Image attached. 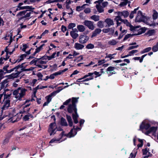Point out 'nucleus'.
Here are the masks:
<instances>
[{"instance_id": "nucleus-1", "label": "nucleus", "mask_w": 158, "mask_h": 158, "mask_svg": "<svg viewBox=\"0 0 158 158\" xmlns=\"http://www.w3.org/2000/svg\"><path fill=\"white\" fill-rule=\"evenodd\" d=\"M78 98L73 97L72 98H69L63 102L64 105L68 106L67 111L70 113L72 114V117L74 123L77 124L78 123L77 118L79 115L77 113V109L76 104L78 102Z\"/></svg>"}, {"instance_id": "nucleus-2", "label": "nucleus", "mask_w": 158, "mask_h": 158, "mask_svg": "<svg viewBox=\"0 0 158 158\" xmlns=\"http://www.w3.org/2000/svg\"><path fill=\"white\" fill-rule=\"evenodd\" d=\"M27 91V90L24 88L19 87L13 91V94L17 101H21L25 95Z\"/></svg>"}, {"instance_id": "nucleus-3", "label": "nucleus", "mask_w": 158, "mask_h": 158, "mask_svg": "<svg viewBox=\"0 0 158 158\" xmlns=\"http://www.w3.org/2000/svg\"><path fill=\"white\" fill-rule=\"evenodd\" d=\"M25 63H23L19 65L14 68H13L10 69L9 70L7 71L8 73H10L11 72L15 71L16 72L15 73H13L8 76V79H13L18 77L19 75L21 73V71L20 70V68H22L23 67V65Z\"/></svg>"}, {"instance_id": "nucleus-4", "label": "nucleus", "mask_w": 158, "mask_h": 158, "mask_svg": "<svg viewBox=\"0 0 158 158\" xmlns=\"http://www.w3.org/2000/svg\"><path fill=\"white\" fill-rule=\"evenodd\" d=\"M11 94H4V103L2 104L1 108V112L2 114L4 112V111L7 109L10 106V102Z\"/></svg>"}, {"instance_id": "nucleus-5", "label": "nucleus", "mask_w": 158, "mask_h": 158, "mask_svg": "<svg viewBox=\"0 0 158 158\" xmlns=\"http://www.w3.org/2000/svg\"><path fill=\"white\" fill-rule=\"evenodd\" d=\"M30 101V100H27L25 101V102L24 103L23 107V110L20 112V113L24 114L25 113H28L30 110V108L29 107V106L31 104L29 103Z\"/></svg>"}, {"instance_id": "nucleus-6", "label": "nucleus", "mask_w": 158, "mask_h": 158, "mask_svg": "<svg viewBox=\"0 0 158 158\" xmlns=\"http://www.w3.org/2000/svg\"><path fill=\"white\" fill-rule=\"evenodd\" d=\"M145 19L146 17L142 15V12L140 11H138L135 20V21L138 22H144Z\"/></svg>"}, {"instance_id": "nucleus-7", "label": "nucleus", "mask_w": 158, "mask_h": 158, "mask_svg": "<svg viewBox=\"0 0 158 158\" xmlns=\"http://www.w3.org/2000/svg\"><path fill=\"white\" fill-rule=\"evenodd\" d=\"M57 128L56 124L55 123H52L50 125V127L48 129V132L50 133V135H54L56 133V130Z\"/></svg>"}, {"instance_id": "nucleus-8", "label": "nucleus", "mask_w": 158, "mask_h": 158, "mask_svg": "<svg viewBox=\"0 0 158 158\" xmlns=\"http://www.w3.org/2000/svg\"><path fill=\"white\" fill-rule=\"evenodd\" d=\"M75 127H73V128L67 134L66 136L69 137L70 138L74 137L77 133V130H80L81 128L79 127H77L75 128Z\"/></svg>"}, {"instance_id": "nucleus-9", "label": "nucleus", "mask_w": 158, "mask_h": 158, "mask_svg": "<svg viewBox=\"0 0 158 158\" xmlns=\"http://www.w3.org/2000/svg\"><path fill=\"white\" fill-rule=\"evenodd\" d=\"M83 24L89 29L92 30H93L95 28L94 25V22L90 21L85 20Z\"/></svg>"}, {"instance_id": "nucleus-10", "label": "nucleus", "mask_w": 158, "mask_h": 158, "mask_svg": "<svg viewBox=\"0 0 158 158\" xmlns=\"http://www.w3.org/2000/svg\"><path fill=\"white\" fill-rule=\"evenodd\" d=\"M89 37L85 35H81L80 36L79 42L81 44L86 43L89 40Z\"/></svg>"}, {"instance_id": "nucleus-11", "label": "nucleus", "mask_w": 158, "mask_h": 158, "mask_svg": "<svg viewBox=\"0 0 158 158\" xmlns=\"http://www.w3.org/2000/svg\"><path fill=\"white\" fill-rule=\"evenodd\" d=\"M27 11H28V10H24L22 11H21L18 13V15H19L20 16H21L22 15H24V16L19 18V20H21L25 18L28 17L30 16L31 14V12H27V13H26Z\"/></svg>"}, {"instance_id": "nucleus-12", "label": "nucleus", "mask_w": 158, "mask_h": 158, "mask_svg": "<svg viewBox=\"0 0 158 158\" xmlns=\"http://www.w3.org/2000/svg\"><path fill=\"white\" fill-rule=\"evenodd\" d=\"M9 67V65H7L3 67V69H0V77H1L6 73H7V71L9 70H8V68Z\"/></svg>"}, {"instance_id": "nucleus-13", "label": "nucleus", "mask_w": 158, "mask_h": 158, "mask_svg": "<svg viewBox=\"0 0 158 158\" xmlns=\"http://www.w3.org/2000/svg\"><path fill=\"white\" fill-rule=\"evenodd\" d=\"M145 31L144 30H143V29H140L138 33L137 34H132V35L129 34H128L127 35H126L124 38V40H127L128 38H129L130 36H131L132 35H140V34H141L142 33H144Z\"/></svg>"}, {"instance_id": "nucleus-14", "label": "nucleus", "mask_w": 158, "mask_h": 158, "mask_svg": "<svg viewBox=\"0 0 158 158\" xmlns=\"http://www.w3.org/2000/svg\"><path fill=\"white\" fill-rule=\"evenodd\" d=\"M118 15L119 16H123L124 18H126L129 15V12L127 10H123L122 11H118L117 12Z\"/></svg>"}, {"instance_id": "nucleus-15", "label": "nucleus", "mask_w": 158, "mask_h": 158, "mask_svg": "<svg viewBox=\"0 0 158 158\" xmlns=\"http://www.w3.org/2000/svg\"><path fill=\"white\" fill-rule=\"evenodd\" d=\"M102 30L100 28H96L94 31L92 32V35L91 36V38H93L94 37H95L98 35L101 32Z\"/></svg>"}, {"instance_id": "nucleus-16", "label": "nucleus", "mask_w": 158, "mask_h": 158, "mask_svg": "<svg viewBox=\"0 0 158 158\" xmlns=\"http://www.w3.org/2000/svg\"><path fill=\"white\" fill-rule=\"evenodd\" d=\"M8 81L5 79L2 81L1 83V89H4L8 86Z\"/></svg>"}, {"instance_id": "nucleus-17", "label": "nucleus", "mask_w": 158, "mask_h": 158, "mask_svg": "<svg viewBox=\"0 0 158 158\" xmlns=\"http://www.w3.org/2000/svg\"><path fill=\"white\" fill-rule=\"evenodd\" d=\"M115 68L114 67H110L107 69V72L109 76H110L113 74H115V71L114 69Z\"/></svg>"}, {"instance_id": "nucleus-18", "label": "nucleus", "mask_w": 158, "mask_h": 158, "mask_svg": "<svg viewBox=\"0 0 158 158\" xmlns=\"http://www.w3.org/2000/svg\"><path fill=\"white\" fill-rule=\"evenodd\" d=\"M150 126L149 124L143 122L142 124L140 125V129H145L146 130L148 129L150 127Z\"/></svg>"}, {"instance_id": "nucleus-19", "label": "nucleus", "mask_w": 158, "mask_h": 158, "mask_svg": "<svg viewBox=\"0 0 158 158\" xmlns=\"http://www.w3.org/2000/svg\"><path fill=\"white\" fill-rule=\"evenodd\" d=\"M105 22L107 24L108 27H110L111 26L114 25V23L112 20L107 18L105 19Z\"/></svg>"}, {"instance_id": "nucleus-20", "label": "nucleus", "mask_w": 158, "mask_h": 158, "mask_svg": "<svg viewBox=\"0 0 158 158\" xmlns=\"http://www.w3.org/2000/svg\"><path fill=\"white\" fill-rule=\"evenodd\" d=\"M74 47L77 50H81L84 48V46L83 45L77 43L75 44Z\"/></svg>"}, {"instance_id": "nucleus-21", "label": "nucleus", "mask_w": 158, "mask_h": 158, "mask_svg": "<svg viewBox=\"0 0 158 158\" xmlns=\"http://www.w3.org/2000/svg\"><path fill=\"white\" fill-rule=\"evenodd\" d=\"M66 118L69 123V125L70 127H72L73 125V122L71 117L68 115H66Z\"/></svg>"}, {"instance_id": "nucleus-22", "label": "nucleus", "mask_w": 158, "mask_h": 158, "mask_svg": "<svg viewBox=\"0 0 158 158\" xmlns=\"http://www.w3.org/2000/svg\"><path fill=\"white\" fill-rule=\"evenodd\" d=\"M118 43V41L115 39H112L109 40L108 42V44L109 45L114 46L116 45Z\"/></svg>"}, {"instance_id": "nucleus-23", "label": "nucleus", "mask_w": 158, "mask_h": 158, "mask_svg": "<svg viewBox=\"0 0 158 158\" xmlns=\"http://www.w3.org/2000/svg\"><path fill=\"white\" fill-rule=\"evenodd\" d=\"M77 28L80 32H83L85 30V27L82 25H79L77 26Z\"/></svg>"}, {"instance_id": "nucleus-24", "label": "nucleus", "mask_w": 158, "mask_h": 158, "mask_svg": "<svg viewBox=\"0 0 158 158\" xmlns=\"http://www.w3.org/2000/svg\"><path fill=\"white\" fill-rule=\"evenodd\" d=\"M96 7L99 12L102 13L104 12L103 7L101 5H96Z\"/></svg>"}, {"instance_id": "nucleus-25", "label": "nucleus", "mask_w": 158, "mask_h": 158, "mask_svg": "<svg viewBox=\"0 0 158 158\" xmlns=\"http://www.w3.org/2000/svg\"><path fill=\"white\" fill-rule=\"evenodd\" d=\"M70 35L72 37L75 39L78 36V34L74 31H71L70 33Z\"/></svg>"}, {"instance_id": "nucleus-26", "label": "nucleus", "mask_w": 158, "mask_h": 158, "mask_svg": "<svg viewBox=\"0 0 158 158\" xmlns=\"http://www.w3.org/2000/svg\"><path fill=\"white\" fill-rule=\"evenodd\" d=\"M139 7H138L134 9V10L131 12L129 16V17L130 19H132L134 17V14H136L137 12V10H138Z\"/></svg>"}, {"instance_id": "nucleus-27", "label": "nucleus", "mask_w": 158, "mask_h": 158, "mask_svg": "<svg viewBox=\"0 0 158 158\" xmlns=\"http://www.w3.org/2000/svg\"><path fill=\"white\" fill-rule=\"evenodd\" d=\"M86 5H87V4H84L81 6H77L76 7V10L78 11H80L84 9L85 8V6Z\"/></svg>"}, {"instance_id": "nucleus-28", "label": "nucleus", "mask_w": 158, "mask_h": 158, "mask_svg": "<svg viewBox=\"0 0 158 158\" xmlns=\"http://www.w3.org/2000/svg\"><path fill=\"white\" fill-rule=\"evenodd\" d=\"M61 124L63 126H68V124L66 120L63 117L61 118Z\"/></svg>"}, {"instance_id": "nucleus-29", "label": "nucleus", "mask_w": 158, "mask_h": 158, "mask_svg": "<svg viewBox=\"0 0 158 158\" xmlns=\"http://www.w3.org/2000/svg\"><path fill=\"white\" fill-rule=\"evenodd\" d=\"M156 127H152L150 128L147 131V133L148 134L151 132H154L156 131Z\"/></svg>"}, {"instance_id": "nucleus-30", "label": "nucleus", "mask_w": 158, "mask_h": 158, "mask_svg": "<svg viewBox=\"0 0 158 158\" xmlns=\"http://www.w3.org/2000/svg\"><path fill=\"white\" fill-rule=\"evenodd\" d=\"M91 19L95 21H98L99 20V16L98 15H95L91 16Z\"/></svg>"}, {"instance_id": "nucleus-31", "label": "nucleus", "mask_w": 158, "mask_h": 158, "mask_svg": "<svg viewBox=\"0 0 158 158\" xmlns=\"http://www.w3.org/2000/svg\"><path fill=\"white\" fill-rule=\"evenodd\" d=\"M154 32V30H149L145 33V35L148 36H150L153 35Z\"/></svg>"}, {"instance_id": "nucleus-32", "label": "nucleus", "mask_w": 158, "mask_h": 158, "mask_svg": "<svg viewBox=\"0 0 158 158\" xmlns=\"http://www.w3.org/2000/svg\"><path fill=\"white\" fill-rule=\"evenodd\" d=\"M27 55L26 54H23L21 55L19 58L18 59V60H16V62H19L21 60H23L24 58H25Z\"/></svg>"}, {"instance_id": "nucleus-33", "label": "nucleus", "mask_w": 158, "mask_h": 158, "mask_svg": "<svg viewBox=\"0 0 158 158\" xmlns=\"http://www.w3.org/2000/svg\"><path fill=\"white\" fill-rule=\"evenodd\" d=\"M32 117L33 116L31 114L28 113V114L25 115L23 117V119L24 120L26 121L28 120L30 118V117L32 118Z\"/></svg>"}, {"instance_id": "nucleus-34", "label": "nucleus", "mask_w": 158, "mask_h": 158, "mask_svg": "<svg viewBox=\"0 0 158 158\" xmlns=\"http://www.w3.org/2000/svg\"><path fill=\"white\" fill-rule=\"evenodd\" d=\"M34 9L35 8H32V6H24L20 7V10L27 9L30 10H34Z\"/></svg>"}, {"instance_id": "nucleus-35", "label": "nucleus", "mask_w": 158, "mask_h": 158, "mask_svg": "<svg viewBox=\"0 0 158 158\" xmlns=\"http://www.w3.org/2000/svg\"><path fill=\"white\" fill-rule=\"evenodd\" d=\"M98 26L100 28H102L104 27V22L102 21H98L97 23Z\"/></svg>"}, {"instance_id": "nucleus-36", "label": "nucleus", "mask_w": 158, "mask_h": 158, "mask_svg": "<svg viewBox=\"0 0 158 158\" xmlns=\"http://www.w3.org/2000/svg\"><path fill=\"white\" fill-rule=\"evenodd\" d=\"M123 2H122L119 4V6L121 7H122L126 6L128 3V0H123Z\"/></svg>"}, {"instance_id": "nucleus-37", "label": "nucleus", "mask_w": 158, "mask_h": 158, "mask_svg": "<svg viewBox=\"0 0 158 158\" xmlns=\"http://www.w3.org/2000/svg\"><path fill=\"white\" fill-rule=\"evenodd\" d=\"M151 48L150 47H148L145 48L141 52V54H143L146 52L150 51L151 49Z\"/></svg>"}, {"instance_id": "nucleus-38", "label": "nucleus", "mask_w": 158, "mask_h": 158, "mask_svg": "<svg viewBox=\"0 0 158 158\" xmlns=\"http://www.w3.org/2000/svg\"><path fill=\"white\" fill-rule=\"evenodd\" d=\"M153 14L152 15L153 18L154 19H156L158 17V13L155 10H153Z\"/></svg>"}, {"instance_id": "nucleus-39", "label": "nucleus", "mask_w": 158, "mask_h": 158, "mask_svg": "<svg viewBox=\"0 0 158 158\" xmlns=\"http://www.w3.org/2000/svg\"><path fill=\"white\" fill-rule=\"evenodd\" d=\"M37 66L39 68H41L43 69H45L47 68L48 67V66L47 65H41L40 64H37Z\"/></svg>"}, {"instance_id": "nucleus-40", "label": "nucleus", "mask_w": 158, "mask_h": 158, "mask_svg": "<svg viewBox=\"0 0 158 158\" xmlns=\"http://www.w3.org/2000/svg\"><path fill=\"white\" fill-rule=\"evenodd\" d=\"M94 44H88L86 47V48L88 49H91L94 48Z\"/></svg>"}, {"instance_id": "nucleus-41", "label": "nucleus", "mask_w": 158, "mask_h": 158, "mask_svg": "<svg viewBox=\"0 0 158 158\" xmlns=\"http://www.w3.org/2000/svg\"><path fill=\"white\" fill-rule=\"evenodd\" d=\"M118 15L114 19V20H115L116 22H118L119 21H121V22L122 21V20H123V19H122L121 18V16H119V15Z\"/></svg>"}, {"instance_id": "nucleus-42", "label": "nucleus", "mask_w": 158, "mask_h": 158, "mask_svg": "<svg viewBox=\"0 0 158 158\" xmlns=\"http://www.w3.org/2000/svg\"><path fill=\"white\" fill-rule=\"evenodd\" d=\"M115 55V54H106V56L105 57V58H109L110 60H111L114 58V55Z\"/></svg>"}, {"instance_id": "nucleus-43", "label": "nucleus", "mask_w": 158, "mask_h": 158, "mask_svg": "<svg viewBox=\"0 0 158 158\" xmlns=\"http://www.w3.org/2000/svg\"><path fill=\"white\" fill-rule=\"evenodd\" d=\"M121 22L126 24L127 26H130L131 25V24L128 22V20L127 19H123Z\"/></svg>"}, {"instance_id": "nucleus-44", "label": "nucleus", "mask_w": 158, "mask_h": 158, "mask_svg": "<svg viewBox=\"0 0 158 158\" xmlns=\"http://www.w3.org/2000/svg\"><path fill=\"white\" fill-rule=\"evenodd\" d=\"M76 26V24L74 23H71L68 26V28L69 29H71Z\"/></svg>"}, {"instance_id": "nucleus-45", "label": "nucleus", "mask_w": 158, "mask_h": 158, "mask_svg": "<svg viewBox=\"0 0 158 158\" xmlns=\"http://www.w3.org/2000/svg\"><path fill=\"white\" fill-rule=\"evenodd\" d=\"M62 89H61L60 90H58L57 91H55L54 92H53L52 93L50 94V95H51V97L52 96H55L57 93L59 92Z\"/></svg>"}, {"instance_id": "nucleus-46", "label": "nucleus", "mask_w": 158, "mask_h": 158, "mask_svg": "<svg viewBox=\"0 0 158 158\" xmlns=\"http://www.w3.org/2000/svg\"><path fill=\"white\" fill-rule=\"evenodd\" d=\"M44 45V44H43L42 45H40L38 48H37L35 49V51L37 53L39 52L40 51V50L42 49L43 46Z\"/></svg>"}, {"instance_id": "nucleus-47", "label": "nucleus", "mask_w": 158, "mask_h": 158, "mask_svg": "<svg viewBox=\"0 0 158 158\" xmlns=\"http://www.w3.org/2000/svg\"><path fill=\"white\" fill-rule=\"evenodd\" d=\"M14 133L13 131H11L8 132L6 135V137L10 139V138L12 136Z\"/></svg>"}, {"instance_id": "nucleus-48", "label": "nucleus", "mask_w": 158, "mask_h": 158, "mask_svg": "<svg viewBox=\"0 0 158 158\" xmlns=\"http://www.w3.org/2000/svg\"><path fill=\"white\" fill-rule=\"evenodd\" d=\"M139 46V45H137L135 46H130L128 48V50H131L132 49L136 48H138Z\"/></svg>"}, {"instance_id": "nucleus-49", "label": "nucleus", "mask_w": 158, "mask_h": 158, "mask_svg": "<svg viewBox=\"0 0 158 158\" xmlns=\"http://www.w3.org/2000/svg\"><path fill=\"white\" fill-rule=\"evenodd\" d=\"M138 52V50H132L129 52L130 55H131V56L133 55L134 53L137 52Z\"/></svg>"}, {"instance_id": "nucleus-50", "label": "nucleus", "mask_w": 158, "mask_h": 158, "mask_svg": "<svg viewBox=\"0 0 158 158\" xmlns=\"http://www.w3.org/2000/svg\"><path fill=\"white\" fill-rule=\"evenodd\" d=\"M105 62H106L105 60H104V59L99 60L98 61V65H101L102 64H103Z\"/></svg>"}, {"instance_id": "nucleus-51", "label": "nucleus", "mask_w": 158, "mask_h": 158, "mask_svg": "<svg viewBox=\"0 0 158 158\" xmlns=\"http://www.w3.org/2000/svg\"><path fill=\"white\" fill-rule=\"evenodd\" d=\"M152 50L154 52H157L158 50V47L156 45L152 47Z\"/></svg>"}, {"instance_id": "nucleus-52", "label": "nucleus", "mask_w": 158, "mask_h": 158, "mask_svg": "<svg viewBox=\"0 0 158 158\" xmlns=\"http://www.w3.org/2000/svg\"><path fill=\"white\" fill-rule=\"evenodd\" d=\"M51 96L50 95L46 96V98L47 99V101L50 102L52 100Z\"/></svg>"}, {"instance_id": "nucleus-53", "label": "nucleus", "mask_w": 158, "mask_h": 158, "mask_svg": "<svg viewBox=\"0 0 158 158\" xmlns=\"http://www.w3.org/2000/svg\"><path fill=\"white\" fill-rule=\"evenodd\" d=\"M23 66L22 68H20V70L21 71V72L22 71H29L31 70V69H25L23 68Z\"/></svg>"}, {"instance_id": "nucleus-54", "label": "nucleus", "mask_w": 158, "mask_h": 158, "mask_svg": "<svg viewBox=\"0 0 158 158\" xmlns=\"http://www.w3.org/2000/svg\"><path fill=\"white\" fill-rule=\"evenodd\" d=\"M49 56H42V57L40 58L41 59H42L43 60H46L47 59L48 60H49Z\"/></svg>"}, {"instance_id": "nucleus-55", "label": "nucleus", "mask_w": 158, "mask_h": 158, "mask_svg": "<svg viewBox=\"0 0 158 158\" xmlns=\"http://www.w3.org/2000/svg\"><path fill=\"white\" fill-rule=\"evenodd\" d=\"M28 47L26 44H24L23 45V48L22 50L23 51L25 52L26 49Z\"/></svg>"}, {"instance_id": "nucleus-56", "label": "nucleus", "mask_w": 158, "mask_h": 158, "mask_svg": "<svg viewBox=\"0 0 158 158\" xmlns=\"http://www.w3.org/2000/svg\"><path fill=\"white\" fill-rule=\"evenodd\" d=\"M110 28H108L107 29H104L102 30V31L103 33H107L110 31Z\"/></svg>"}, {"instance_id": "nucleus-57", "label": "nucleus", "mask_w": 158, "mask_h": 158, "mask_svg": "<svg viewBox=\"0 0 158 158\" xmlns=\"http://www.w3.org/2000/svg\"><path fill=\"white\" fill-rule=\"evenodd\" d=\"M108 4V3L107 2H103L102 3V6H101L103 7L104 8L106 7L107 5Z\"/></svg>"}, {"instance_id": "nucleus-58", "label": "nucleus", "mask_w": 158, "mask_h": 158, "mask_svg": "<svg viewBox=\"0 0 158 158\" xmlns=\"http://www.w3.org/2000/svg\"><path fill=\"white\" fill-rule=\"evenodd\" d=\"M47 86H40L39 85H38L36 87V88L37 89H43L44 88H47Z\"/></svg>"}, {"instance_id": "nucleus-59", "label": "nucleus", "mask_w": 158, "mask_h": 158, "mask_svg": "<svg viewBox=\"0 0 158 158\" xmlns=\"http://www.w3.org/2000/svg\"><path fill=\"white\" fill-rule=\"evenodd\" d=\"M39 62V64L41 65H43V64H45L47 63V61L45 60H40Z\"/></svg>"}, {"instance_id": "nucleus-60", "label": "nucleus", "mask_w": 158, "mask_h": 158, "mask_svg": "<svg viewBox=\"0 0 158 158\" xmlns=\"http://www.w3.org/2000/svg\"><path fill=\"white\" fill-rule=\"evenodd\" d=\"M103 1V0H98L94 2V3H98L97 5H101V4L102 3Z\"/></svg>"}, {"instance_id": "nucleus-61", "label": "nucleus", "mask_w": 158, "mask_h": 158, "mask_svg": "<svg viewBox=\"0 0 158 158\" xmlns=\"http://www.w3.org/2000/svg\"><path fill=\"white\" fill-rule=\"evenodd\" d=\"M84 12L85 13H89L90 12V9L89 8H86L84 10Z\"/></svg>"}, {"instance_id": "nucleus-62", "label": "nucleus", "mask_w": 158, "mask_h": 158, "mask_svg": "<svg viewBox=\"0 0 158 158\" xmlns=\"http://www.w3.org/2000/svg\"><path fill=\"white\" fill-rule=\"evenodd\" d=\"M35 59V65L37 66V64H39V62L40 60L41 59V58H36Z\"/></svg>"}, {"instance_id": "nucleus-63", "label": "nucleus", "mask_w": 158, "mask_h": 158, "mask_svg": "<svg viewBox=\"0 0 158 158\" xmlns=\"http://www.w3.org/2000/svg\"><path fill=\"white\" fill-rule=\"evenodd\" d=\"M9 138L6 137V138L4 140L3 143L4 144H5L9 142Z\"/></svg>"}, {"instance_id": "nucleus-64", "label": "nucleus", "mask_w": 158, "mask_h": 158, "mask_svg": "<svg viewBox=\"0 0 158 158\" xmlns=\"http://www.w3.org/2000/svg\"><path fill=\"white\" fill-rule=\"evenodd\" d=\"M142 151L143 152V155H146L147 154V153L148 151V150L147 148H146L144 149H143Z\"/></svg>"}]
</instances>
